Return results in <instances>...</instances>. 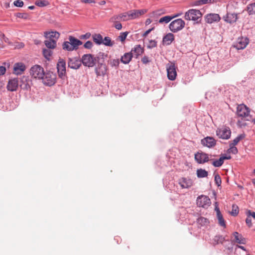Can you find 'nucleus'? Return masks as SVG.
<instances>
[{
    "instance_id": "nucleus-1",
    "label": "nucleus",
    "mask_w": 255,
    "mask_h": 255,
    "mask_svg": "<svg viewBox=\"0 0 255 255\" xmlns=\"http://www.w3.org/2000/svg\"><path fill=\"white\" fill-rule=\"evenodd\" d=\"M68 41H64L62 44L63 50L68 51L76 50L79 46L82 44V42L73 36H69Z\"/></svg>"
},
{
    "instance_id": "nucleus-2",
    "label": "nucleus",
    "mask_w": 255,
    "mask_h": 255,
    "mask_svg": "<svg viewBox=\"0 0 255 255\" xmlns=\"http://www.w3.org/2000/svg\"><path fill=\"white\" fill-rule=\"evenodd\" d=\"M202 16V14L200 10L190 9L185 13L184 18L187 20L196 21V23H199Z\"/></svg>"
},
{
    "instance_id": "nucleus-3",
    "label": "nucleus",
    "mask_w": 255,
    "mask_h": 255,
    "mask_svg": "<svg viewBox=\"0 0 255 255\" xmlns=\"http://www.w3.org/2000/svg\"><path fill=\"white\" fill-rule=\"evenodd\" d=\"M250 109L244 104H240L237 108V115L238 117L243 118L245 120L251 121L252 116L250 114Z\"/></svg>"
},
{
    "instance_id": "nucleus-4",
    "label": "nucleus",
    "mask_w": 255,
    "mask_h": 255,
    "mask_svg": "<svg viewBox=\"0 0 255 255\" xmlns=\"http://www.w3.org/2000/svg\"><path fill=\"white\" fill-rule=\"evenodd\" d=\"M185 22L181 18L173 20L169 25V28L173 33L181 30L185 26Z\"/></svg>"
},
{
    "instance_id": "nucleus-5",
    "label": "nucleus",
    "mask_w": 255,
    "mask_h": 255,
    "mask_svg": "<svg viewBox=\"0 0 255 255\" xmlns=\"http://www.w3.org/2000/svg\"><path fill=\"white\" fill-rule=\"evenodd\" d=\"M97 58L91 54H86L82 56L81 61V64L85 66L93 67L95 66L97 62Z\"/></svg>"
},
{
    "instance_id": "nucleus-6",
    "label": "nucleus",
    "mask_w": 255,
    "mask_h": 255,
    "mask_svg": "<svg viewBox=\"0 0 255 255\" xmlns=\"http://www.w3.org/2000/svg\"><path fill=\"white\" fill-rule=\"evenodd\" d=\"M215 155H209L202 151H199L194 154L195 160L198 164H204L208 162L210 158Z\"/></svg>"
},
{
    "instance_id": "nucleus-7",
    "label": "nucleus",
    "mask_w": 255,
    "mask_h": 255,
    "mask_svg": "<svg viewBox=\"0 0 255 255\" xmlns=\"http://www.w3.org/2000/svg\"><path fill=\"white\" fill-rule=\"evenodd\" d=\"M43 83L46 86H51L55 84L56 81V76L53 73L48 71L45 72L44 77L41 79Z\"/></svg>"
},
{
    "instance_id": "nucleus-8",
    "label": "nucleus",
    "mask_w": 255,
    "mask_h": 255,
    "mask_svg": "<svg viewBox=\"0 0 255 255\" xmlns=\"http://www.w3.org/2000/svg\"><path fill=\"white\" fill-rule=\"evenodd\" d=\"M45 72L42 67L39 65H35L30 70V74L32 77L41 79L44 77Z\"/></svg>"
},
{
    "instance_id": "nucleus-9",
    "label": "nucleus",
    "mask_w": 255,
    "mask_h": 255,
    "mask_svg": "<svg viewBox=\"0 0 255 255\" xmlns=\"http://www.w3.org/2000/svg\"><path fill=\"white\" fill-rule=\"evenodd\" d=\"M196 203L198 206L207 208L211 204L210 198L205 195H202L197 197Z\"/></svg>"
},
{
    "instance_id": "nucleus-10",
    "label": "nucleus",
    "mask_w": 255,
    "mask_h": 255,
    "mask_svg": "<svg viewBox=\"0 0 255 255\" xmlns=\"http://www.w3.org/2000/svg\"><path fill=\"white\" fill-rule=\"evenodd\" d=\"M57 69L58 76L61 79H64L66 75V62L62 59H60L57 64Z\"/></svg>"
},
{
    "instance_id": "nucleus-11",
    "label": "nucleus",
    "mask_w": 255,
    "mask_h": 255,
    "mask_svg": "<svg viewBox=\"0 0 255 255\" xmlns=\"http://www.w3.org/2000/svg\"><path fill=\"white\" fill-rule=\"evenodd\" d=\"M216 134L220 138L228 139L231 137V131L229 128L224 127L218 129L216 131Z\"/></svg>"
},
{
    "instance_id": "nucleus-12",
    "label": "nucleus",
    "mask_w": 255,
    "mask_h": 255,
    "mask_svg": "<svg viewBox=\"0 0 255 255\" xmlns=\"http://www.w3.org/2000/svg\"><path fill=\"white\" fill-rule=\"evenodd\" d=\"M147 12L146 9H133L127 12L128 20L134 19L138 18L140 16L144 14Z\"/></svg>"
},
{
    "instance_id": "nucleus-13",
    "label": "nucleus",
    "mask_w": 255,
    "mask_h": 255,
    "mask_svg": "<svg viewBox=\"0 0 255 255\" xmlns=\"http://www.w3.org/2000/svg\"><path fill=\"white\" fill-rule=\"evenodd\" d=\"M167 77L169 80H174L177 76L176 68L174 64H171L166 67Z\"/></svg>"
},
{
    "instance_id": "nucleus-14",
    "label": "nucleus",
    "mask_w": 255,
    "mask_h": 255,
    "mask_svg": "<svg viewBox=\"0 0 255 255\" xmlns=\"http://www.w3.org/2000/svg\"><path fill=\"white\" fill-rule=\"evenodd\" d=\"M81 66V61L77 58H69L68 66L73 69H78Z\"/></svg>"
},
{
    "instance_id": "nucleus-15",
    "label": "nucleus",
    "mask_w": 255,
    "mask_h": 255,
    "mask_svg": "<svg viewBox=\"0 0 255 255\" xmlns=\"http://www.w3.org/2000/svg\"><path fill=\"white\" fill-rule=\"evenodd\" d=\"M128 14L127 12H124L118 15H115L110 19V21L111 22H120L121 21L128 20Z\"/></svg>"
},
{
    "instance_id": "nucleus-16",
    "label": "nucleus",
    "mask_w": 255,
    "mask_h": 255,
    "mask_svg": "<svg viewBox=\"0 0 255 255\" xmlns=\"http://www.w3.org/2000/svg\"><path fill=\"white\" fill-rule=\"evenodd\" d=\"M31 81L27 77L23 76L21 79L19 85L21 89L25 90H29L30 89Z\"/></svg>"
},
{
    "instance_id": "nucleus-17",
    "label": "nucleus",
    "mask_w": 255,
    "mask_h": 255,
    "mask_svg": "<svg viewBox=\"0 0 255 255\" xmlns=\"http://www.w3.org/2000/svg\"><path fill=\"white\" fill-rule=\"evenodd\" d=\"M205 19L207 23L211 24L213 22L219 21L221 17L218 14L211 13L205 16Z\"/></svg>"
},
{
    "instance_id": "nucleus-18",
    "label": "nucleus",
    "mask_w": 255,
    "mask_h": 255,
    "mask_svg": "<svg viewBox=\"0 0 255 255\" xmlns=\"http://www.w3.org/2000/svg\"><path fill=\"white\" fill-rule=\"evenodd\" d=\"M18 85V79L13 78L8 81L6 88L8 91L13 92L17 90Z\"/></svg>"
},
{
    "instance_id": "nucleus-19",
    "label": "nucleus",
    "mask_w": 255,
    "mask_h": 255,
    "mask_svg": "<svg viewBox=\"0 0 255 255\" xmlns=\"http://www.w3.org/2000/svg\"><path fill=\"white\" fill-rule=\"evenodd\" d=\"M238 18V14L235 13H229L223 16V19L227 23L232 24L237 21Z\"/></svg>"
},
{
    "instance_id": "nucleus-20",
    "label": "nucleus",
    "mask_w": 255,
    "mask_h": 255,
    "mask_svg": "<svg viewBox=\"0 0 255 255\" xmlns=\"http://www.w3.org/2000/svg\"><path fill=\"white\" fill-rule=\"evenodd\" d=\"M249 42V40L247 37H241L238 38L237 43L235 47L238 50L243 49L246 47Z\"/></svg>"
},
{
    "instance_id": "nucleus-21",
    "label": "nucleus",
    "mask_w": 255,
    "mask_h": 255,
    "mask_svg": "<svg viewBox=\"0 0 255 255\" xmlns=\"http://www.w3.org/2000/svg\"><path fill=\"white\" fill-rule=\"evenodd\" d=\"M201 143L208 147H212L216 145L215 139L210 136H207L201 140Z\"/></svg>"
},
{
    "instance_id": "nucleus-22",
    "label": "nucleus",
    "mask_w": 255,
    "mask_h": 255,
    "mask_svg": "<svg viewBox=\"0 0 255 255\" xmlns=\"http://www.w3.org/2000/svg\"><path fill=\"white\" fill-rule=\"evenodd\" d=\"M95 71L98 76H104L107 71L106 65L101 62L98 63V66L95 68Z\"/></svg>"
},
{
    "instance_id": "nucleus-23",
    "label": "nucleus",
    "mask_w": 255,
    "mask_h": 255,
    "mask_svg": "<svg viewBox=\"0 0 255 255\" xmlns=\"http://www.w3.org/2000/svg\"><path fill=\"white\" fill-rule=\"evenodd\" d=\"M179 184L182 188H188L192 186L193 182L190 179L182 177L179 179Z\"/></svg>"
},
{
    "instance_id": "nucleus-24",
    "label": "nucleus",
    "mask_w": 255,
    "mask_h": 255,
    "mask_svg": "<svg viewBox=\"0 0 255 255\" xmlns=\"http://www.w3.org/2000/svg\"><path fill=\"white\" fill-rule=\"evenodd\" d=\"M44 36L48 40L56 39L57 41L60 36V33L57 31H46L44 32Z\"/></svg>"
},
{
    "instance_id": "nucleus-25",
    "label": "nucleus",
    "mask_w": 255,
    "mask_h": 255,
    "mask_svg": "<svg viewBox=\"0 0 255 255\" xmlns=\"http://www.w3.org/2000/svg\"><path fill=\"white\" fill-rule=\"evenodd\" d=\"M25 70V65L22 63H15L13 67L14 73L16 75H20Z\"/></svg>"
},
{
    "instance_id": "nucleus-26",
    "label": "nucleus",
    "mask_w": 255,
    "mask_h": 255,
    "mask_svg": "<svg viewBox=\"0 0 255 255\" xmlns=\"http://www.w3.org/2000/svg\"><path fill=\"white\" fill-rule=\"evenodd\" d=\"M174 40V35L172 33H168L166 34L163 37V43L167 45H169L171 44V43Z\"/></svg>"
},
{
    "instance_id": "nucleus-27",
    "label": "nucleus",
    "mask_w": 255,
    "mask_h": 255,
    "mask_svg": "<svg viewBox=\"0 0 255 255\" xmlns=\"http://www.w3.org/2000/svg\"><path fill=\"white\" fill-rule=\"evenodd\" d=\"M144 51V49L140 45H136L133 48H132L130 52L134 54L136 58L140 55H141Z\"/></svg>"
},
{
    "instance_id": "nucleus-28",
    "label": "nucleus",
    "mask_w": 255,
    "mask_h": 255,
    "mask_svg": "<svg viewBox=\"0 0 255 255\" xmlns=\"http://www.w3.org/2000/svg\"><path fill=\"white\" fill-rule=\"evenodd\" d=\"M132 57L133 55L131 52L126 53L123 56H122L121 58V62L125 64H128L131 61Z\"/></svg>"
},
{
    "instance_id": "nucleus-29",
    "label": "nucleus",
    "mask_w": 255,
    "mask_h": 255,
    "mask_svg": "<svg viewBox=\"0 0 255 255\" xmlns=\"http://www.w3.org/2000/svg\"><path fill=\"white\" fill-rule=\"evenodd\" d=\"M234 236L236 242L239 244H245L246 243V240L244 238L242 235L239 234L237 232L234 233Z\"/></svg>"
},
{
    "instance_id": "nucleus-30",
    "label": "nucleus",
    "mask_w": 255,
    "mask_h": 255,
    "mask_svg": "<svg viewBox=\"0 0 255 255\" xmlns=\"http://www.w3.org/2000/svg\"><path fill=\"white\" fill-rule=\"evenodd\" d=\"M197 223L200 227H207L209 224V221L207 218L200 217L197 219Z\"/></svg>"
},
{
    "instance_id": "nucleus-31",
    "label": "nucleus",
    "mask_w": 255,
    "mask_h": 255,
    "mask_svg": "<svg viewBox=\"0 0 255 255\" xmlns=\"http://www.w3.org/2000/svg\"><path fill=\"white\" fill-rule=\"evenodd\" d=\"M249 15H255V2L249 3L246 8Z\"/></svg>"
},
{
    "instance_id": "nucleus-32",
    "label": "nucleus",
    "mask_w": 255,
    "mask_h": 255,
    "mask_svg": "<svg viewBox=\"0 0 255 255\" xmlns=\"http://www.w3.org/2000/svg\"><path fill=\"white\" fill-rule=\"evenodd\" d=\"M217 0H197L194 2V5L199 6L205 4H211L216 2Z\"/></svg>"
},
{
    "instance_id": "nucleus-33",
    "label": "nucleus",
    "mask_w": 255,
    "mask_h": 255,
    "mask_svg": "<svg viewBox=\"0 0 255 255\" xmlns=\"http://www.w3.org/2000/svg\"><path fill=\"white\" fill-rule=\"evenodd\" d=\"M44 44L47 48L54 49L56 47L57 41L56 39L46 40L44 41Z\"/></svg>"
},
{
    "instance_id": "nucleus-34",
    "label": "nucleus",
    "mask_w": 255,
    "mask_h": 255,
    "mask_svg": "<svg viewBox=\"0 0 255 255\" xmlns=\"http://www.w3.org/2000/svg\"><path fill=\"white\" fill-rule=\"evenodd\" d=\"M93 41L98 45L102 44L103 43V36L100 34H95L92 36Z\"/></svg>"
},
{
    "instance_id": "nucleus-35",
    "label": "nucleus",
    "mask_w": 255,
    "mask_h": 255,
    "mask_svg": "<svg viewBox=\"0 0 255 255\" xmlns=\"http://www.w3.org/2000/svg\"><path fill=\"white\" fill-rule=\"evenodd\" d=\"M226 240L225 237L222 235H218L215 236L213 242L215 245L219 244H223V242Z\"/></svg>"
},
{
    "instance_id": "nucleus-36",
    "label": "nucleus",
    "mask_w": 255,
    "mask_h": 255,
    "mask_svg": "<svg viewBox=\"0 0 255 255\" xmlns=\"http://www.w3.org/2000/svg\"><path fill=\"white\" fill-rule=\"evenodd\" d=\"M210 161H212V164L216 167H219L221 166L223 163L224 161L222 160V158L220 157L219 159H214L210 158Z\"/></svg>"
},
{
    "instance_id": "nucleus-37",
    "label": "nucleus",
    "mask_w": 255,
    "mask_h": 255,
    "mask_svg": "<svg viewBox=\"0 0 255 255\" xmlns=\"http://www.w3.org/2000/svg\"><path fill=\"white\" fill-rule=\"evenodd\" d=\"M246 136L245 134L243 133L238 135L233 141L231 143H230V145H232L233 146H235L237 145L238 142L242 139H244Z\"/></svg>"
},
{
    "instance_id": "nucleus-38",
    "label": "nucleus",
    "mask_w": 255,
    "mask_h": 255,
    "mask_svg": "<svg viewBox=\"0 0 255 255\" xmlns=\"http://www.w3.org/2000/svg\"><path fill=\"white\" fill-rule=\"evenodd\" d=\"M208 173L205 169H199L197 170V175L199 178H204L208 176Z\"/></svg>"
},
{
    "instance_id": "nucleus-39",
    "label": "nucleus",
    "mask_w": 255,
    "mask_h": 255,
    "mask_svg": "<svg viewBox=\"0 0 255 255\" xmlns=\"http://www.w3.org/2000/svg\"><path fill=\"white\" fill-rule=\"evenodd\" d=\"M42 53L44 58L48 60H50V57L53 53L52 51L50 49H43Z\"/></svg>"
},
{
    "instance_id": "nucleus-40",
    "label": "nucleus",
    "mask_w": 255,
    "mask_h": 255,
    "mask_svg": "<svg viewBox=\"0 0 255 255\" xmlns=\"http://www.w3.org/2000/svg\"><path fill=\"white\" fill-rule=\"evenodd\" d=\"M107 57V54H105L103 52H99L97 54V55L95 57L97 59V62L98 63H100L101 61H102V62H104L105 58H106Z\"/></svg>"
},
{
    "instance_id": "nucleus-41",
    "label": "nucleus",
    "mask_w": 255,
    "mask_h": 255,
    "mask_svg": "<svg viewBox=\"0 0 255 255\" xmlns=\"http://www.w3.org/2000/svg\"><path fill=\"white\" fill-rule=\"evenodd\" d=\"M218 215L217 216V219L218 220L219 224L221 226L225 227H226V224L225 221L223 217V216L221 213L220 211L218 212Z\"/></svg>"
},
{
    "instance_id": "nucleus-42",
    "label": "nucleus",
    "mask_w": 255,
    "mask_h": 255,
    "mask_svg": "<svg viewBox=\"0 0 255 255\" xmlns=\"http://www.w3.org/2000/svg\"><path fill=\"white\" fill-rule=\"evenodd\" d=\"M114 44V42L112 41L111 38L107 36L103 39V43L102 44L107 46H112Z\"/></svg>"
},
{
    "instance_id": "nucleus-43",
    "label": "nucleus",
    "mask_w": 255,
    "mask_h": 255,
    "mask_svg": "<svg viewBox=\"0 0 255 255\" xmlns=\"http://www.w3.org/2000/svg\"><path fill=\"white\" fill-rule=\"evenodd\" d=\"M35 4L39 7H42L48 5L49 3L46 0H38L35 1Z\"/></svg>"
},
{
    "instance_id": "nucleus-44",
    "label": "nucleus",
    "mask_w": 255,
    "mask_h": 255,
    "mask_svg": "<svg viewBox=\"0 0 255 255\" xmlns=\"http://www.w3.org/2000/svg\"><path fill=\"white\" fill-rule=\"evenodd\" d=\"M247 120L243 118H241V119L238 120L237 125L238 127L240 128H245L247 126V123H246Z\"/></svg>"
},
{
    "instance_id": "nucleus-45",
    "label": "nucleus",
    "mask_w": 255,
    "mask_h": 255,
    "mask_svg": "<svg viewBox=\"0 0 255 255\" xmlns=\"http://www.w3.org/2000/svg\"><path fill=\"white\" fill-rule=\"evenodd\" d=\"M173 19V17H171V15H166L160 18L159 20V23H167L169 22Z\"/></svg>"
},
{
    "instance_id": "nucleus-46",
    "label": "nucleus",
    "mask_w": 255,
    "mask_h": 255,
    "mask_svg": "<svg viewBox=\"0 0 255 255\" xmlns=\"http://www.w3.org/2000/svg\"><path fill=\"white\" fill-rule=\"evenodd\" d=\"M239 212V209L237 205L233 204L232 205V211L230 214L233 216H236Z\"/></svg>"
},
{
    "instance_id": "nucleus-47",
    "label": "nucleus",
    "mask_w": 255,
    "mask_h": 255,
    "mask_svg": "<svg viewBox=\"0 0 255 255\" xmlns=\"http://www.w3.org/2000/svg\"><path fill=\"white\" fill-rule=\"evenodd\" d=\"M229 146L230 148L228 150V152L236 154L238 152L237 148L235 147V146H233L232 145H229Z\"/></svg>"
},
{
    "instance_id": "nucleus-48",
    "label": "nucleus",
    "mask_w": 255,
    "mask_h": 255,
    "mask_svg": "<svg viewBox=\"0 0 255 255\" xmlns=\"http://www.w3.org/2000/svg\"><path fill=\"white\" fill-rule=\"evenodd\" d=\"M215 182L218 187L221 186L222 180L220 176L218 174L215 175Z\"/></svg>"
},
{
    "instance_id": "nucleus-49",
    "label": "nucleus",
    "mask_w": 255,
    "mask_h": 255,
    "mask_svg": "<svg viewBox=\"0 0 255 255\" xmlns=\"http://www.w3.org/2000/svg\"><path fill=\"white\" fill-rule=\"evenodd\" d=\"M0 37H2L5 43H7L9 45L13 46L12 43L9 41L7 37L5 36V35L3 33L0 32Z\"/></svg>"
},
{
    "instance_id": "nucleus-50",
    "label": "nucleus",
    "mask_w": 255,
    "mask_h": 255,
    "mask_svg": "<svg viewBox=\"0 0 255 255\" xmlns=\"http://www.w3.org/2000/svg\"><path fill=\"white\" fill-rule=\"evenodd\" d=\"M149 42V43L147 46L148 49H151L157 46V42L155 40H150Z\"/></svg>"
},
{
    "instance_id": "nucleus-51",
    "label": "nucleus",
    "mask_w": 255,
    "mask_h": 255,
    "mask_svg": "<svg viewBox=\"0 0 255 255\" xmlns=\"http://www.w3.org/2000/svg\"><path fill=\"white\" fill-rule=\"evenodd\" d=\"M128 33V32H124L121 33L120 34V36H119V39L122 42L125 41Z\"/></svg>"
},
{
    "instance_id": "nucleus-52",
    "label": "nucleus",
    "mask_w": 255,
    "mask_h": 255,
    "mask_svg": "<svg viewBox=\"0 0 255 255\" xmlns=\"http://www.w3.org/2000/svg\"><path fill=\"white\" fill-rule=\"evenodd\" d=\"M13 4L15 6L21 7L23 6L24 3L21 0H16L14 1Z\"/></svg>"
},
{
    "instance_id": "nucleus-53",
    "label": "nucleus",
    "mask_w": 255,
    "mask_h": 255,
    "mask_svg": "<svg viewBox=\"0 0 255 255\" xmlns=\"http://www.w3.org/2000/svg\"><path fill=\"white\" fill-rule=\"evenodd\" d=\"M93 46L92 42L91 41H87L84 44V47L85 48L90 49Z\"/></svg>"
},
{
    "instance_id": "nucleus-54",
    "label": "nucleus",
    "mask_w": 255,
    "mask_h": 255,
    "mask_svg": "<svg viewBox=\"0 0 255 255\" xmlns=\"http://www.w3.org/2000/svg\"><path fill=\"white\" fill-rule=\"evenodd\" d=\"M16 17L18 18L27 19L28 17L27 14L24 13H17L16 14Z\"/></svg>"
},
{
    "instance_id": "nucleus-55",
    "label": "nucleus",
    "mask_w": 255,
    "mask_h": 255,
    "mask_svg": "<svg viewBox=\"0 0 255 255\" xmlns=\"http://www.w3.org/2000/svg\"><path fill=\"white\" fill-rule=\"evenodd\" d=\"M14 48H23L24 46V44L22 42L18 43V42H15L14 45Z\"/></svg>"
},
{
    "instance_id": "nucleus-56",
    "label": "nucleus",
    "mask_w": 255,
    "mask_h": 255,
    "mask_svg": "<svg viewBox=\"0 0 255 255\" xmlns=\"http://www.w3.org/2000/svg\"><path fill=\"white\" fill-rule=\"evenodd\" d=\"M246 223L249 227H251L252 226V219L249 215L246 218Z\"/></svg>"
},
{
    "instance_id": "nucleus-57",
    "label": "nucleus",
    "mask_w": 255,
    "mask_h": 255,
    "mask_svg": "<svg viewBox=\"0 0 255 255\" xmlns=\"http://www.w3.org/2000/svg\"><path fill=\"white\" fill-rule=\"evenodd\" d=\"M114 27L118 30H121L122 28V25L120 22H114Z\"/></svg>"
},
{
    "instance_id": "nucleus-58",
    "label": "nucleus",
    "mask_w": 255,
    "mask_h": 255,
    "mask_svg": "<svg viewBox=\"0 0 255 255\" xmlns=\"http://www.w3.org/2000/svg\"><path fill=\"white\" fill-rule=\"evenodd\" d=\"M141 61L143 64H147L149 62V58L147 56H144L141 59Z\"/></svg>"
},
{
    "instance_id": "nucleus-59",
    "label": "nucleus",
    "mask_w": 255,
    "mask_h": 255,
    "mask_svg": "<svg viewBox=\"0 0 255 255\" xmlns=\"http://www.w3.org/2000/svg\"><path fill=\"white\" fill-rule=\"evenodd\" d=\"M91 36V34L89 32L86 33L85 34L82 35L80 36L81 39H88L90 38Z\"/></svg>"
},
{
    "instance_id": "nucleus-60",
    "label": "nucleus",
    "mask_w": 255,
    "mask_h": 255,
    "mask_svg": "<svg viewBox=\"0 0 255 255\" xmlns=\"http://www.w3.org/2000/svg\"><path fill=\"white\" fill-rule=\"evenodd\" d=\"M154 29V27H153L151 28H150L146 30L143 34L142 36L145 37L151 31H152Z\"/></svg>"
},
{
    "instance_id": "nucleus-61",
    "label": "nucleus",
    "mask_w": 255,
    "mask_h": 255,
    "mask_svg": "<svg viewBox=\"0 0 255 255\" xmlns=\"http://www.w3.org/2000/svg\"><path fill=\"white\" fill-rule=\"evenodd\" d=\"M6 71L5 67L4 66H0V76L4 74Z\"/></svg>"
},
{
    "instance_id": "nucleus-62",
    "label": "nucleus",
    "mask_w": 255,
    "mask_h": 255,
    "mask_svg": "<svg viewBox=\"0 0 255 255\" xmlns=\"http://www.w3.org/2000/svg\"><path fill=\"white\" fill-rule=\"evenodd\" d=\"M221 157L222 158L223 161H224V160H228V159H230L231 158V156L230 155H222L221 156Z\"/></svg>"
},
{
    "instance_id": "nucleus-63",
    "label": "nucleus",
    "mask_w": 255,
    "mask_h": 255,
    "mask_svg": "<svg viewBox=\"0 0 255 255\" xmlns=\"http://www.w3.org/2000/svg\"><path fill=\"white\" fill-rule=\"evenodd\" d=\"M155 14L156 15H160L161 14L165 13V11L163 9H159L154 12Z\"/></svg>"
},
{
    "instance_id": "nucleus-64",
    "label": "nucleus",
    "mask_w": 255,
    "mask_h": 255,
    "mask_svg": "<svg viewBox=\"0 0 255 255\" xmlns=\"http://www.w3.org/2000/svg\"><path fill=\"white\" fill-rule=\"evenodd\" d=\"M248 215L249 216H252L253 218H254L255 219V212H252L250 210L248 211Z\"/></svg>"
}]
</instances>
